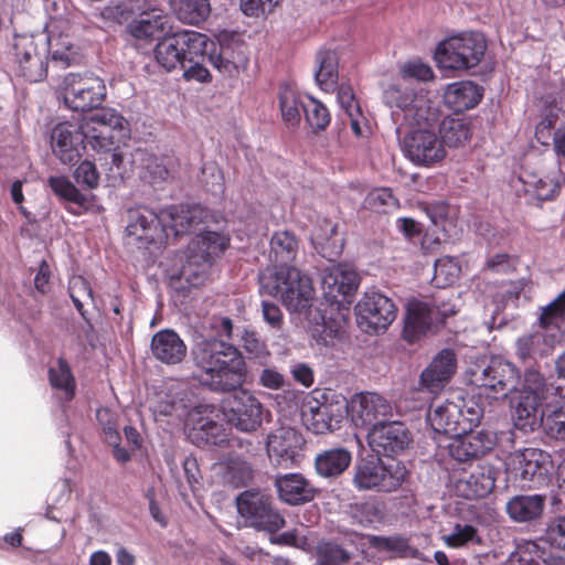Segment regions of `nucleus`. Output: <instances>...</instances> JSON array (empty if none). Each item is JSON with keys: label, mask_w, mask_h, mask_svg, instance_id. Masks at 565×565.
I'll return each instance as SVG.
<instances>
[{"label": "nucleus", "mask_w": 565, "mask_h": 565, "mask_svg": "<svg viewBox=\"0 0 565 565\" xmlns=\"http://www.w3.org/2000/svg\"><path fill=\"white\" fill-rule=\"evenodd\" d=\"M384 100L392 108V117L398 127L408 128L401 141L403 154L414 166L433 168L440 164L447 157L436 128L439 122V109L424 89L403 90L391 85L384 92Z\"/></svg>", "instance_id": "obj_1"}, {"label": "nucleus", "mask_w": 565, "mask_h": 565, "mask_svg": "<svg viewBox=\"0 0 565 565\" xmlns=\"http://www.w3.org/2000/svg\"><path fill=\"white\" fill-rule=\"evenodd\" d=\"M126 119L113 108H102L86 116L81 124L62 121L50 134L52 153L62 164H74L85 147L96 153H107L117 137L125 132Z\"/></svg>", "instance_id": "obj_2"}, {"label": "nucleus", "mask_w": 565, "mask_h": 565, "mask_svg": "<svg viewBox=\"0 0 565 565\" xmlns=\"http://www.w3.org/2000/svg\"><path fill=\"white\" fill-rule=\"evenodd\" d=\"M151 409L157 419L162 416L167 417L169 423L183 424L189 438L199 446H221L227 441L222 425L213 419V407L210 405L191 407L190 393L181 382H167L157 392Z\"/></svg>", "instance_id": "obj_3"}, {"label": "nucleus", "mask_w": 565, "mask_h": 565, "mask_svg": "<svg viewBox=\"0 0 565 565\" xmlns=\"http://www.w3.org/2000/svg\"><path fill=\"white\" fill-rule=\"evenodd\" d=\"M205 211L200 205H172L156 213L147 206H136L128 211L127 236L140 246H161L170 237H177L202 221Z\"/></svg>", "instance_id": "obj_4"}, {"label": "nucleus", "mask_w": 565, "mask_h": 565, "mask_svg": "<svg viewBox=\"0 0 565 565\" xmlns=\"http://www.w3.org/2000/svg\"><path fill=\"white\" fill-rule=\"evenodd\" d=\"M194 377L213 392H230L243 385L246 365L239 351L223 340L202 339L191 350Z\"/></svg>", "instance_id": "obj_5"}, {"label": "nucleus", "mask_w": 565, "mask_h": 565, "mask_svg": "<svg viewBox=\"0 0 565 565\" xmlns=\"http://www.w3.org/2000/svg\"><path fill=\"white\" fill-rule=\"evenodd\" d=\"M202 221L194 224L188 233L195 232L188 252L185 255V263L180 270V277L183 278L190 286L196 287L204 282L207 276L209 268L213 259L220 256L230 244V237L220 232L203 231L200 226L205 223L209 217L207 211ZM186 234V232L184 233Z\"/></svg>", "instance_id": "obj_6"}, {"label": "nucleus", "mask_w": 565, "mask_h": 565, "mask_svg": "<svg viewBox=\"0 0 565 565\" xmlns=\"http://www.w3.org/2000/svg\"><path fill=\"white\" fill-rule=\"evenodd\" d=\"M260 290L280 300L290 312L308 310L313 300L311 279L295 266H281L260 276Z\"/></svg>", "instance_id": "obj_7"}, {"label": "nucleus", "mask_w": 565, "mask_h": 565, "mask_svg": "<svg viewBox=\"0 0 565 565\" xmlns=\"http://www.w3.org/2000/svg\"><path fill=\"white\" fill-rule=\"evenodd\" d=\"M487 41L479 32H460L438 43L435 61L438 67L466 71L477 66L483 58Z\"/></svg>", "instance_id": "obj_8"}, {"label": "nucleus", "mask_w": 565, "mask_h": 565, "mask_svg": "<svg viewBox=\"0 0 565 565\" xmlns=\"http://www.w3.org/2000/svg\"><path fill=\"white\" fill-rule=\"evenodd\" d=\"M467 375L469 383L483 390L490 398L507 397L520 384L519 370L502 358L476 363L468 369Z\"/></svg>", "instance_id": "obj_9"}, {"label": "nucleus", "mask_w": 565, "mask_h": 565, "mask_svg": "<svg viewBox=\"0 0 565 565\" xmlns=\"http://www.w3.org/2000/svg\"><path fill=\"white\" fill-rule=\"evenodd\" d=\"M209 41L207 35L192 30L164 34L157 42L153 56L161 67L170 72L178 66L184 67L185 60L198 57L203 50L207 49Z\"/></svg>", "instance_id": "obj_10"}, {"label": "nucleus", "mask_w": 565, "mask_h": 565, "mask_svg": "<svg viewBox=\"0 0 565 565\" xmlns=\"http://www.w3.org/2000/svg\"><path fill=\"white\" fill-rule=\"evenodd\" d=\"M407 473L402 461L361 460L354 468L353 484L360 491L394 492L404 483Z\"/></svg>", "instance_id": "obj_11"}, {"label": "nucleus", "mask_w": 565, "mask_h": 565, "mask_svg": "<svg viewBox=\"0 0 565 565\" xmlns=\"http://www.w3.org/2000/svg\"><path fill=\"white\" fill-rule=\"evenodd\" d=\"M60 93L67 108L86 111L102 105L107 89L104 81L92 73H68L60 84Z\"/></svg>", "instance_id": "obj_12"}, {"label": "nucleus", "mask_w": 565, "mask_h": 565, "mask_svg": "<svg viewBox=\"0 0 565 565\" xmlns=\"http://www.w3.org/2000/svg\"><path fill=\"white\" fill-rule=\"evenodd\" d=\"M552 469L550 454L539 448L518 449L505 458V471L521 487L539 488L543 486Z\"/></svg>", "instance_id": "obj_13"}, {"label": "nucleus", "mask_w": 565, "mask_h": 565, "mask_svg": "<svg viewBox=\"0 0 565 565\" xmlns=\"http://www.w3.org/2000/svg\"><path fill=\"white\" fill-rule=\"evenodd\" d=\"M13 56L18 64V73L26 81L36 83L47 74V50L44 39L33 34L14 36Z\"/></svg>", "instance_id": "obj_14"}, {"label": "nucleus", "mask_w": 565, "mask_h": 565, "mask_svg": "<svg viewBox=\"0 0 565 565\" xmlns=\"http://www.w3.org/2000/svg\"><path fill=\"white\" fill-rule=\"evenodd\" d=\"M218 51L209 54L212 66L226 77H237L247 70L249 47L242 36L232 31H221L216 35Z\"/></svg>", "instance_id": "obj_15"}, {"label": "nucleus", "mask_w": 565, "mask_h": 565, "mask_svg": "<svg viewBox=\"0 0 565 565\" xmlns=\"http://www.w3.org/2000/svg\"><path fill=\"white\" fill-rule=\"evenodd\" d=\"M45 30L47 35L44 42L53 63L61 67H68L81 61V47L74 38L73 26L67 18H50Z\"/></svg>", "instance_id": "obj_16"}, {"label": "nucleus", "mask_w": 565, "mask_h": 565, "mask_svg": "<svg viewBox=\"0 0 565 565\" xmlns=\"http://www.w3.org/2000/svg\"><path fill=\"white\" fill-rule=\"evenodd\" d=\"M236 507L239 515L255 529L275 533L285 525V519L271 509L269 497L258 490L242 492Z\"/></svg>", "instance_id": "obj_17"}, {"label": "nucleus", "mask_w": 565, "mask_h": 565, "mask_svg": "<svg viewBox=\"0 0 565 565\" xmlns=\"http://www.w3.org/2000/svg\"><path fill=\"white\" fill-rule=\"evenodd\" d=\"M354 309L356 322L364 332L385 331L396 318L394 302L376 290L366 291Z\"/></svg>", "instance_id": "obj_18"}, {"label": "nucleus", "mask_w": 565, "mask_h": 565, "mask_svg": "<svg viewBox=\"0 0 565 565\" xmlns=\"http://www.w3.org/2000/svg\"><path fill=\"white\" fill-rule=\"evenodd\" d=\"M223 403L226 420L242 431H254L262 424L263 405L247 390L235 388Z\"/></svg>", "instance_id": "obj_19"}, {"label": "nucleus", "mask_w": 565, "mask_h": 565, "mask_svg": "<svg viewBox=\"0 0 565 565\" xmlns=\"http://www.w3.org/2000/svg\"><path fill=\"white\" fill-rule=\"evenodd\" d=\"M413 436L407 426L393 420L373 425L367 434L371 449L381 456L394 457L403 454L411 445Z\"/></svg>", "instance_id": "obj_20"}, {"label": "nucleus", "mask_w": 565, "mask_h": 565, "mask_svg": "<svg viewBox=\"0 0 565 565\" xmlns=\"http://www.w3.org/2000/svg\"><path fill=\"white\" fill-rule=\"evenodd\" d=\"M305 444V438L297 429L280 426L267 436L266 448L269 459L276 466L290 468L302 458Z\"/></svg>", "instance_id": "obj_21"}, {"label": "nucleus", "mask_w": 565, "mask_h": 565, "mask_svg": "<svg viewBox=\"0 0 565 565\" xmlns=\"http://www.w3.org/2000/svg\"><path fill=\"white\" fill-rule=\"evenodd\" d=\"M344 408L355 427L365 428L375 425L382 417L391 416L393 407L382 395L374 392H362L353 395L344 404Z\"/></svg>", "instance_id": "obj_22"}, {"label": "nucleus", "mask_w": 565, "mask_h": 565, "mask_svg": "<svg viewBox=\"0 0 565 565\" xmlns=\"http://www.w3.org/2000/svg\"><path fill=\"white\" fill-rule=\"evenodd\" d=\"M434 307L428 301L412 299L407 302L403 339L413 344L439 329Z\"/></svg>", "instance_id": "obj_23"}, {"label": "nucleus", "mask_w": 565, "mask_h": 565, "mask_svg": "<svg viewBox=\"0 0 565 565\" xmlns=\"http://www.w3.org/2000/svg\"><path fill=\"white\" fill-rule=\"evenodd\" d=\"M497 443L493 434L484 430H460L450 437L449 455L457 461L478 459L491 451Z\"/></svg>", "instance_id": "obj_24"}, {"label": "nucleus", "mask_w": 565, "mask_h": 565, "mask_svg": "<svg viewBox=\"0 0 565 565\" xmlns=\"http://www.w3.org/2000/svg\"><path fill=\"white\" fill-rule=\"evenodd\" d=\"M321 286L328 301L341 303L358 289L359 275L347 264L331 265L323 270Z\"/></svg>", "instance_id": "obj_25"}, {"label": "nucleus", "mask_w": 565, "mask_h": 565, "mask_svg": "<svg viewBox=\"0 0 565 565\" xmlns=\"http://www.w3.org/2000/svg\"><path fill=\"white\" fill-rule=\"evenodd\" d=\"M344 403H320L308 397L301 407V419L306 427L315 434L334 430L343 417Z\"/></svg>", "instance_id": "obj_26"}, {"label": "nucleus", "mask_w": 565, "mask_h": 565, "mask_svg": "<svg viewBox=\"0 0 565 565\" xmlns=\"http://www.w3.org/2000/svg\"><path fill=\"white\" fill-rule=\"evenodd\" d=\"M457 370V358L452 350L438 352L420 374L419 388L414 394L439 393L451 380Z\"/></svg>", "instance_id": "obj_27"}, {"label": "nucleus", "mask_w": 565, "mask_h": 565, "mask_svg": "<svg viewBox=\"0 0 565 565\" xmlns=\"http://www.w3.org/2000/svg\"><path fill=\"white\" fill-rule=\"evenodd\" d=\"M169 17L158 8L140 11L127 25V33L138 42L150 43L168 32Z\"/></svg>", "instance_id": "obj_28"}, {"label": "nucleus", "mask_w": 565, "mask_h": 565, "mask_svg": "<svg viewBox=\"0 0 565 565\" xmlns=\"http://www.w3.org/2000/svg\"><path fill=\"white\" fill-rule=\"evenodd\" d=\"M150 350L153 358L166 365L180 364L188 354L183 339L172 329H163L152 335Z\"/></svg>", "instance_id": "obj_29"}, {"label": "nucleus", "mask_w": 565, "mask_h": 565, "mask_svg": "<svg viewBox=\"0 0 565 565\" xmlns=\"http://www.w3.org/2000/svg\"><path fill=\"white\" fill-rule=\"evenodd\" d=\"M542 427L548 436L565 440V386L554 387L544 403Z\"/></svg>", "instance_id": "obj_30"}, {"label": "nucleus", "mask_w": 565, "mask_h": 565, "mask_svg": "<svg viewBox=\"0 0 565 565\" xmlns=\"http://www.w3.org/2000/svg\"><path fill=\"white\" fill-rule=\"evenodd\" d=\"M334 92H337L338 105L342 110V114L348 117L353 135L358 139L365 137L369 129L367 120L362 111L360 102L355 96L352 85L347 82H342L337 86Z\"/></svg>", "instance_id": "obj_31"}, {"label": "nucleus", "mask_w": 565, "mask_h": 565, "mask_svg": "<svg viewBox=\"0 0 565 565\" xmlns=\"http://www.w3.org/2000/svg\"><path fill=\"white\" fill-rule=\"evenodd\" d=\"M483 89L471 81L448 84L444 92V102L455 113L475 108L482 99Z\"/></svg>", "instance_id": "obj_32"}, {"label": "nucleus", "mask_w": 565, "mask_h": 565, "mask_svg": "<svg viewBox=\"0 0 565 565\" xmlns=\"http://www.w3.org/2000/svg\"><path fill=\"white\" fill-rule=\"evenodd\" d=\"M495 487V473L490 466H478L469 476L456 482L457 493L466 499L484 498Z\"/></svg>", "instance_id": "obj_33"}, {"label": "nucleus", "mask_w": 565, "mask_h": 565, "mask_svg": "<svg viewBox=\"0 0 565 565\" xmlns=\"http://www.w3.org/2000/svg\"><path fill=\"white\" fill-rule=\"evenodd\" d=\"M180 162L174 154H148L143 159L142 179L153 186H161L175 179Z\"/></svg>", "instance_id": "obj_34"}, {"label": "nucleus", "mask_w": 565, "mask_h": 565, "mask_svg": "<svg viewBox=\"0 0 565 565\" xmlns=\"http://www.w3.org/2000/svg\"><path fill=\"white\" fill-rule=\"evenodd\" d=\"M545 500L542 494L514 495L507 502L505 511L513 522L531 523L543 515Z\"/></svg>", "instance_id": "obj_35"}, {"label": "nucleus", "mask_w": 565, "mask_h": 565, "mask_svg": "<svg viewBox=\"0 0 565 565\" xmlns=\"http://www.w3.org/2000/svg\"><path fill=\"white\" fill-rule=\"evenodd\" d=\"M462 413L454 398L434 406L427 415V420L436 434L455 435L462 428Z\"/></svg>", "instance_id": "obj_36"}, {"label": "nucleus", "mask_w": 565, "mask_h": 565, "mask_svg": "<svg viewBox=\"0 0 565 565\" xmlns=\"http://www.w3.org/2000/svg\"><path fill=\"white\" fill-rule=\"evenodd\" d=\"M275 483L279 498L288 504H302L311 501L315 497L313 487L300 473H286L279 476Z\"/></svg>", "instance_id": "obj_37"}, {"label": "nucleus", "mask_w": 565, "mask_h": 565, "mask_svg": "<svg viewBox=\"0 0 565 565\" xmlns=\"http://www.w3.org/2000/svg\"><path fill=\"white\" fill-rule=\"evenodd\" d=\"M424 211L430 222L439 228L447 238H457L461 232L458 223V210L445 201L427 203Z\"/></svg>", "instance_id": "obj_38"}, {"label": "nucleus", "mask_w": 565, "mask_h": 565, "mask_svg": "<svg viewBox=\"0 0 565 565\" xmlns=\"http://www.w3.org/2000/svg\"><path fill=\"white\" fill-rule=\"evenodd\" d=\"M557 342V335L550 333L548 329L537 330L516 341V354L520 359H536L552 352Z\"/></svg>", "instance_id": "obj_39"}, {"label": "nucleus", "mask_w": 565, "mask_h": 565, "mask_svg": "<svg viewBox=\"0 0 565 565\" xmlns=\"http://www.w3.org/2000/svg\"><path fill=\"white\" fill-rule=\"evenodd\" d=\"M544 401L533 395H521L514 406L513 420L516 428L533 431L542 426V408Z\"/></svg>", "instance_id": "obj_40"}, {"label": "nucleus", "mask_w": 565, "mask_h": 565, "mask_svg": "<svg viewBox=\"0 0 565 565\" xmlns=\"http://www.w3.org/2000/svg\"><path fill=\"white\" fill-rule=\"evenodd\" d=\"M352 461V454L344 447L324 450L316 456L315 468L323 478H334L342 475Z\"/></svg>", "instance_id": "obj_41"}, {"label": "nucleus", "mask_w": 565, "mask_h": 565, "mask_svg": "<svg viewBox=\"0 0 565 565\" xmlns=\"http://www.w3.org/2000/svg\"><path fill=\"white\" fill-rule=\"evenodd\" d=\"M47 182L56 196L78 206L79 211H72L73 214L79 215L82 211H87L93 205L94 196L84 194L67 177L52 175Z\"/></svg>", "instance_id": "obj_42"}, {"label": "nucleus", "mask_w": 565, "mask_h": 565, "mask_svg": "<svg viewBox=\"0 0 565 565\" xmlns=\"http://www.w3.org/2000/svg\"><path fill=\"white\" fill-rule=\"evenodd\" d=\"M217 472L222 481L232 487L241 488L247 486L253 479L252 466L242 457H230L217 463Z\"/></svg>", "instance_id": "obj_43"}, {"label": "nucleus", "mask_w": 565, "mask_h": 565, "mask_svg": "<svg viewBox=\"0 0 565 565\" xmlns=\"http://www.w3.org/2000/svg\"><path fill=\"white\" fill-rule=\"evenodd\" d=\"M440 539L448 548L482 546L484 544V539L479 529L470 522H456L450 531L444 533Z\"/></svg>", "instance_id": "obj_44"}, {"label": "nucleus", "mask_w": 565, "mask_h": 565, "mask_svg": "<svg viewBox=\"0 0 565 565\" xmlns=\"http://www.w3.org/2000/svg\"><path fill=\"white\" fill-rule=\"evenodd\" d=\"M299 252V241L290 231H278L270 239V255L277 267L291 266Z\"/></svg>", "instance_id": "obj_45"}, {"label": "nucleus", "mask_w": 565, "mask_h": 565, "mask_svg": "<svg viewBox=\"0 0 565 565\" xmlns=\"http://www.w3.org/2000/svg\"><path fill=\"white\" fill-rule=\"evenodd\" d=\"M318 68L315 77L319 87L327 92H334L339 79L338 56L334 51L321 50L317 54Z\"/></svg>", "instance_id": "obj_46"}, {"label": "nucleus", "mask_w": 565, "mask_h": 565, "mask_svg": "<svg viewBox=\"0 0 565 565\" xmlns=\"http://www.w3.org/2000/svg\"><path fill=\"white\" fill-rule=\"evenodd\" d=\"M49 380L53 390L61 399L71 401L75 395L76 381L68 363L58 359L57 362L49 369Z\"/></svg>", "instance_id": "obj_47"}, {"label": "nucleus", "mask_w": 565, "mask_h": 565, "mask_svg": "<svg viewBox=\"0 0 565 565\" xmlns=\"http://www.w3.org/2000/svg\"><path fill=\"white\" fill-rule=\"evenodd\" d=\"M525 191L540 201L552 200L559 191L561 182L555 175L525 173L521 178Z\"/></svg>", "instance_id": "obj_48"}, {"label": "nucleus", "mask_w": 565, "mask_h": 565, "mask_svg": "<svg viewBox=\"0 0 565 565\" xmlns=\"http://www.w3.org/2000/svg\"><path fill=\"white\" fill-rule=\"evenodd\" d=\"M440 139L444 146L459 147L465 145L470 136L471 129L465 118L446 117L439 125Z\"/></svg>", "instance_id": "obj_49"}, {"label": "nucleus", "mask_w": 565, "mask_h": 565, "mask_svg": "<svg viewBox=\"0 0 565 565\" xmlns=\"http://www.w3.org/2000/svg\"><path fill=\"white\" fill-rule=\"evenodd\" d=\"M171 6L178 19L186 24H198L211 12L209 0H172Z\"/></svg>", "instance_id": "obj_50"}, {"label": "nucleus", "mask_w": 565, "mask_h": 565, "mask_svg": "<svg viewBox=\"0 0 565 565\" xmlns=\"http://www.w3.org/2000/svg\"><path fill=\"white\" fill-rule=\"evenodd\" d=\"M546 550L535 541L521 540L508 558L509 565H542Z\"/></svg>", "instance_id": "obj_51"}, {"label": "nucleus", "mask_w": 565, "mask_h": 565, "mask_svg": "<svg viewBox=\"0 0 565 565\" xmlns=\"http://www.w3.org/2000/svg\"><path fill=\"white\" fill-rule=\"evenodd\" d=\"M302 102H306V96H300L290 86H284L279 92V106L282 120L288 126H297L300 122V109Z\"/></svg>", "instance_id": "obj_52"}, {"label": "nucleus", "mask_w": 565, "mask_h": 565, "mask_svg": "<svg viewBox=\"0 0 565 565\" xmlns=\"http://www.w3.org/2000/svg\"><path fill=\"white\" fill-rule=\"evenodd\" d=\"M364 206L379 213H390L399 207V201L390 188H376L366 194Z\"/></svg>", "instance_id": "obj_53"}, {"label": "nucleus", "mask_w": 565, "mask_h": 565, "mask_svg": "<svg viewBox=\"0 0 565 565\" xmlns=\"http://www.w3.org/2000/svg\"><path fill=\"white\" fill-rule=\"evenodd\" d=\"M456 405L459 406L460 413H462V428L461 430H470L472 426L480 423L483 415V406L479 398L475 396H461L457 395L454 397Z\"/></svg>", "instance_id": "obj_54"}, {"label": "nucleus", "mask_w": 565, "mask_h": 565, "mask_svg": "<svg viewBox=\"0 0 565 565\" xmlns=\"http://www.w3.org/2000/svg\"><path fill=\"white\" fill-rule=\"evenodd\" d=\"M301 108L308 125L315 130H323L330 124L331 116L328 108L318 99L306 96Z\"/></svg>", "instance_id": "obj_55"}, {"label": "nucleus", "mask_w": 565, "mask_h": 565, "mask_svg": "<svg viewBox=\"0 0 565 565\" xmlns=\"http://www.w3.org/2000/svg\"><path fill=\"white\" fill-rule=\"evenodd\" d=\"M461 267L457 258L445 256L435 262L434 278L437 287H447L460 276Z\"/></svg>", "instance_id": "obj_56"}, {"label": "nucleus", "mask_w": 565, "mask_h": 565, "mask_svg": "<svg viewBox=\"0 0 565 565\" xmlns=\"http://www.w3.org/2000/svg\"><path fill=\"white\" fill-rule=\"evenodd\" d=\"M521 395H533L544 403L552 395L544 376L534 367L526 369L522 382Z\"/></svg>", "instance_id": "obj_57"}, {"label": "nucleus", "mask_w": 565, "mask_h": 565, "mask_svg": "<svg viewBox=\"0 0 565 565\" xmlns=\"http://www.w3.org/2000/svg\"><path fill=\"white\" fill-rule=\"evenodd\" d=\"M565 320V290L562 291L552 302L545 306L540 316L543 329L555 328L557 331Z\"/></svg>", "instance_id": "obj_58"}, {"label": "nucleus", "mask_w": 565, "mask_h": 565, "mask_svg": "<svg viewBox=\"0 0 565 565\" xmlns=\"http://www.w3.org/2000/svg\"><path fill=\"white\" fill-rule=\"evenodd\" d=\"M552 104L553 105L551 107L545 108L546 114L540 120L535 128V137L537 141L542 145H548V140L551 138V130L558 118V113L562 111L563 109V102L561 98L559 100L553 99Z\"/></svg>", "instance_id": "obj_59"}, {"label": "nucleus", "mask_w": 565, "mask_h": 565, "mask_svg": "<svg viewBox=\"0 0 565 565\" xmlns=\"http://www.w3.org/2000/svg\"><path fill=\"white\" fill-rule=\"evenodd\" d=\"M75 182L86 190H95L100 182V173L94 161L85 159L73 172Z\"/></svg>", "instance_id": "obj_60"}, {"label": "nucleus", "mask_w": 565, "mask_h": 565, "mask_svg": "<svg viewBox=\"0 0 565 565\" xmlns=\"http://www.w3.org/2000/svg\"><path fill=\"white\" fill-rule=\"evenodd\" d=\"M351 558L349 552L340 545L323 542L317 546V559L330 565H343Z\"/></svg>", "instance_id": "obj_61"}, {"label": "nucleus", "mask_w": 565, "mask_h": 565, "mask_svg": "<svg viewBox=\"0 0 565 565\" xmlns=\"http://www.w3.org/2000/svg\"><path fill=\"white\" fill-rule=\"evenodd\" d=\"M70 297L78 312L83 315V301H94L93 290L82 276H73L68 281Z\"/></svg>", "instance_id": "obj_62"}, {"label": "nucleus", "mask_w": 565, "mask_h": 565, "mask_svg": "<svg viewBox=\"0 0 565 565\" xmlns=\"http://www.w3.org/2000/svg\"><path fill=\"white\" fill-rule=\"evenodd\" d=\"M206 50H203L198 57L185 60V66L182 67L183 78L185 81H194L198 83H207L211 81L209 70L203 65Z\"/></svg>", "instance_id": "obj_63"}, {"label": "nucleus", "mask_w": 565, "mask_h": 565, "mask_svg": "<svg viewBox=\"0 0 565 565\" xmlns=\"http://www.w3.org/2000/svg\"><path fill=\"white\" fill-rule=\"evenodd\" d=\"M544 539L550 545L565 551V516L555 518L547 524Z\"/></svg>", "instance_id": "obj_64"}]
</instances>
